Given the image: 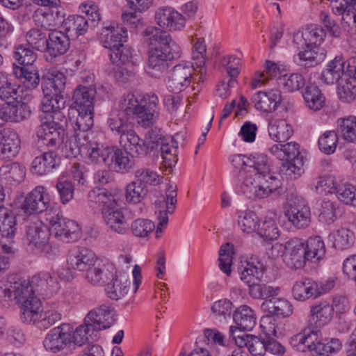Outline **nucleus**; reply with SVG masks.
Here are the masks:
<instances>
[{"mask_svg": "<svg viewBox=\"0 0 356 356\" xmlns=\"http://www.w3.org/2000/svg\"><path fill=\"white\" fill-rule=\"evenodd\" d=\"M0 286V302L3 306L13 303L21 304L22 321H35L41 310V301L35 296V286L32 278L25 279L17 275H10L1 281Z\"/></svg>", "mask_w": 356, "mask_h": 356, "instance_id": "nucleus-1", "label": "nucleus"}, {"mask_svg": "<svg viewBox=\"0 0 356 356\" xmlns=\"http://www.w3.org/2000/svg\"><path fill=\"white\" fill-rule=\"evenodd\" d=\"M66 77L58 71L52 72L42 82L43 98L41 109L44 113L59 111L65 107L67 94L65 92Z\"/></svg>", "mask_w": 356, "mask_h": 356, "instance_id": "nucleus-2", "label": "nucleus"}, {"mask_svg": "<svg viewBox=\"0 0 356 356\" xmlns=\"http://www.w3.org/2000/svg\"><path fill=\"white\" fill-rule=\"evenodd\" d=\"M51 112L54 113L52 121L43 123L37 131V136L38 145H46L54 151L63 142L67 120L61 112Z\"/></svg>", "mask_w": 356, "mask_h": 356, "instance_id": "nucleus-3", "label": "nucleus"}, {"mask_svg": "<svg viewBox=\"0 0 356 356\" xmlns=\"http://www.w3.org/2000/svg\"><path fill=\"white\" fill-rule=\"evenodd\" d=\"M79 140L92 163L108 168L115 147L105 144L99 133H90L86 136H81Z\"/></svg>", "mask_w": 356, "mask_h": 356, "instance_id": "nucleus-4", "label": "nucleus"}, {"mask_svg": "<svg viewBox=\"0 0 356 356\" xmlns=\"http://www.w3.org/2000/svg\"><path fill=\"white\" fill-rule=\"evenodd\" d=\"M170 50L163 51L161 48H149L147 72L152 77L159 78L170 67V62L179 58L181 48L178 44H172Z\"/></svg>", "mask_w": 356, "mask_h": 356, "instance_id": "nucleus-5", "label": "nucleus"}, {"mask_svg": "<svg viewBox=\"0 0 356 356\" xmlns=\"http://www.w3.org/2000/svg\"><path fill=\"white\" fill-rule=\"evenodd\" d=\"M334 286L333 280L318 283L310 278L296 282L293 286V296L297 300L305 301L309 298H316L329 292Z\"/></svg>", "mask_w": 356, "mask_h": 356, "instance_id": "nucleus-6", "label": "nucleus"}, {"mask_svg": "<svg viewBox=\"0 0 356 356\" xmlns=\"http://www.w3.org/2000/svg\"><path fill=\"white\" fill-rule=\"evenodd\" d=\"M282 246L284 249V261L289 268L298 269L305 266L308 257L305 244L300 239L293 238L285 242L284 244L276 243L273 246V249L282 248Z\"/></svg>", "mask_w": 356, "mask_h": 356, "instance_id": "nucleus-7", "label": "nucleus"}, {"mask_svg": "<svg viewBox=\"0 0 356 356\" xmlns=\"http://www.w3.org/2000/svg\"><path fill=\"white\" fill-rule=\"evenodd\" d=\"M177 185L169 184L165 190V195L155 202L156 213H157L158 224L156 229V236L162 232V227L168 222V214L173 213L177 203Z\"/></svg>", "mask_w": 356, "mask_h": 356, "instance_id": "nucleus-8", "label": "nucleus"}, {"mask_svg": "<svg viewBox=\"0 0 356 356\" xmlns=\"http://www.w3.org/2000/svg\"><path fill=\"white\" fill-rule=\"evenodd\" d=\"M50 232L55 237L64 243H70L80 238V227L74 220L58 214L49 220Z\"/></svg>", "mask_w": 356, "mask_h": 356, "instance_id": "nucleus-9", "label": "nucleus"}, {"mask_svg": "<svg viewBox=\"0 0 356 356\" xmlns=\"http://www.w3.org/2000/svg\"><path fill=\"white\" fill-rule=\"evenodd\" d=\"M120 144L124 150L132 157L143 156L149 154L154 149L153 141L142 139L131 128L120 136Z\"/></svg>", "mask_w": 356, "mask_h": 356, "instance_id": "nucleus-10", "label": "nucleus"}, {"mask_svg": "<svg viewBox=\"0 0 356 356\" xmlns=\"http://www.w3.org/2000/svg\"><path fill=\"white\" fill-rule=\"evenodd\" d=\"M71 343L72 332L70 325L67 323L52 329L43 341L46 350L54 353L64 350Z\"/></svg>", "mask_w": 356, "mask_h": 356, "instance_id": "nucleus-11", "label": "nucleus"}, {"mask_svg": "<svg viewBox=\"0 0 356 356\" xmlns=\"http://www.w3.org/2000/svg\"><path fill=\"white\" fill-rule=\"evenodd\" d=\"M46 46L45 59L48 62H52L56 57L63 55L70 49V35L67 33L54 30L48 35Z\"/></svg>", "mask_w": 356, "mask_h": 356, "instance_id": "nucleus-12", "label": "nucleus"}, {"mask_svg": "<svg viewBox=\"0 0 356 356\" xmlns=\"http://www.w3.org/2000/svg\"><path fill=\"white\" fill-rule=\"evenodd\" d=\"M195 66L187 64H178L175 65L168 78V88L175 93L180 92L188 88L193 79V73Z\"/></svg>", "mask_w": 356, "mask_h": 356, "instance_id": "nucleus-13", "label": "nucleus"}, {"mask_svg": "<svg viewBox=\"0 0 356 356\" xmlns=\"http://www.w3.org/2000/svg\"><path fill=\"white\" fill-rule=\"evenodd\" d=\"M44 8L37 9L33 15V19L39 26L46 29L55 27L63 23L65 17L64 9L59 5H49Z\"/></svg>", "mask_w": 356, "mask_h": 356, "instance_id": "nucleus-14", "label": "nucleus"}, {"mask_svg": "<svg viewBox=\"0 0 356 356\" xmlns=\"http://www.w3.org/2000/svg\"><path fill=\"white\" fill-rule=\"evenodd\" d=\"M257 172L259 186L262 190L264 198L269 197L272 194H279L278 190L282 186L280 178L270 172L268 165V158L266 155L265 161L259 163L255 171Z\"/></svg>", "mask_w": 356, "mask_h": 356, "instance_id": "nucleus-15", "label": "nucleus"}, {"mask_svg": "<svg viewBox=\"0 0 356 356\" xmlns=\"http://www.w3.org/2000/svg\"><path fill=\"white\" fill-rule=\"evenodd\" d=\"M49 205V198L44 187L38 186L27 195L21 209L26 213L35 214L46 211Z\"/></svg>", "mask_w": 356, "mask_h": 356, "instance_id": "nucleus-16", "label": "nucleus"}, {"mask_svg": "<svg viewBox=\"0 0 356 356\" xmlns=\"http://www.w3.org/2000/svg\"><path fill=\"white\" fill-rule=\"evenodd\" d=\"M114 309L107 305L90 311L85 318V323L90 325L92 330H102L110 327L115 321Z\"/></svg>", "mask_w": 356, "mask_h": 356, "instance_id": "nucleus-17", "label": "nucleus"}, {"mask_svg": "<svg viewBox=\"0 0 356 356\" xmlns=\"http://www.w3.org/2000/svg\"><path fill=\"white\" fill-rule=\"evenodd\" d=\"M158 103V97L154 94L144 97L143 100L141 101V105L132 116L131 120L136 121L144 127L151 126L156 114Z\"/></svg>", "mask_w": 356, "mask_h": 356, "instance_id": "nucleus-18", "label": "nucleus"}, {"mask_svg": "<svg viewBox=\"0 0 356 356\" xmlns=\"http://www.w3.org/2000/svg\"><path fill=\"white\" fill-rule=\"evenodd\" d=\"M157 24L169 31L180 30L185 26V17L172 7H163L155 14Z\"/></svg>", "mask_w": 356, "mask_h": 356, "instance_id": "nucleus-19", "label": "nucleus"}, {"mask_svg": "<svg viewBox=\"0 0 356 356\" xmlns=\"http://www.w3.org/2000/svg\"><path fill=\"white\" fill-rule=\"evenodd\" d=\"M282 102L281 92L269 90L256 92L252 97V102L256 109L265 113L275 111Z\"/></svg>", "mask_w": 356, "mask_h": 356, "instance_id": "nucleus-20", "label": "nucleus"}, {"mask_svg": "<svg viewBox=\"0 0 356 356\" xmlns=\"http://www.w3.org/2000/svg\"><path fill=\"white\" fill-rule=\"evenodd\" d=\"M97 259L95 253L83 247L71 250L67 258L69 267L79 271H84Z\"/></svg>", "mask_w": 356, "mask_h": 356, "instance_id": "nucleus-21", "label": "nucleus"}, {"mask_svg": "<svg viewBox=\"0 0 356 356\" xmlns=\"http://www.w3.org/2000/svg\"><path fill=\"white\" fill-rule=\"evenodd\" d=\"M20 148V140L16 131L4 129L0 131V158L11 159L17 156Z\"/></svg>", "mask_w": 356, "mask_h": 356, "instance_id": "nucleus-22", "label": "nucleus"}, {"mask_svg": "<svg viewBox=\"0 0 356 356\" xmlns=\"http://www.w3.org/2000/svg\"><path fill=\"white\" fill-rule=\"evenodd\" d=\"M60 161L58 154L53 150H49L33 159L31 170L33 173L39 175L54 173L58 168Z\"/></svg>", "mask_w": 356, "mask_h": 356, "instance_id": "nucleus-23", "label": "nucleus"}, {"mask_svg": "<svg viewBox=\"0 0 356 356\" xmlns=\"http://www.w3.org/2000/svg\"><path fill=\"white\" fill-rule=\"evenodd\" d=\"M144 36L149 48H161L163 51H169L172 44H177L167 31L154 26L146 28Z\"/></svg>", "mask_w": 356, "mask_h": 356, "instance_id": "nucleus-24", "label": "nucleus"}, {"mask_svg": "<svg viewBox=\"0 0 356 356\" xmlns=\"http://www.w3.org/2000/svg\"><path fill=\"white\" fill-rule=\"evenodd\" d=\"M285 215L289 221L297 229H305L311 222L310 208L303 202L291 205Z\"/></svg>", "mask_w": 356, "mask_h": 356, "instance_id": "nucleus-25", "label": "nucleus"}, {"mask_svg": "<svg viewBox=\"0 0 356 356\" xmlns=\"http://www.w3.org/2000/svg\"><path fill=\"white\" fill-rule=\"evenodd\" d=\"M102 216L106 225L113 232L120 234H125L129 228V225L126 220L122 211L117 207V205L111 209H106Z\"/></svg>", "mask_w": 356, "mask_h": 356, "instance_id": "nucleus-26", "label": "nucleus"}, {"mask_svg": "<svg viewBox=\"0 0 356 356\" xmlns=\"http://www.w3.org/2000/svg\"><path fill=\"white\" fill-rule=\"evenodd\" d=\"M88 199L91 207L96 205L102 207V213L106 209H111L117 205L116 195L106 188H95L88 194Z\"/></svg>", "mask_w": 356, "mask_h": 356, "instance_id": "nucleus-27", "label": "nucleus"}, {"mask_svg": "<svg viewBox=\"0 0 356 356\" xmlns=\"http://www.w3.org/2000/svg\"><path fill=\"white\" fill-rule=\"evenodd\" d=\"M318 332V330L312 327L304 329L290 339V343L300 352H305L307 350L314 351Z\"/></svg>", "mask_w": 356, "mask_h": 356, "instance_id": "nucleus-28", "label": "nucleus"}, {"mask_svg": "<svg viewBox=\"0 0 356 356\" xmlns=\"http://www.w3.org/2000/svg\"><path fill=\"white\" fill-rule=\"evenodd\" d=\"M261 309L270 315L282 318L289 317L293 314L291 302L283 298H271L261 304Z\"/></svg>", "mask_w": 356, "mask_h": 356, "instance_id": "nucleus-29", "label": "nucleus"}, {"mask_svg": "<svg viewBox=\"0 0 356 356\" xmlns=\"http://www.w3.org/2000/svg\"><path fill=\"white\" fill-rule=\"evenodd\" d=\"M333 308L329 303L324 302L312 306L310 309L309 325H314L312 329L318 330L327 324L332 318Z\"/></svg>", "mask_w": 356, "mask_h": 356, "instance_id": "nucleus-30", "label": "nucleus"}, {"mask_svg": "<svg viewBox=\"0 0 356 356\" xmlns=\"http://www.w3.org/2000/svg\"><path fill=\"white\" fill-rule=\"evenodd\" d=\"M96 95L95 88L79 86L74 90L73 99L76 111H93V100Z\"/></svg>", "mask_w": 356, "mask_h": 356, "instance_id": "nucleus-31", "label": "nucleus"}, {"mask_svg": "<svg viewBox=\"0 0 356 356\" xmlns=\"http://www.w3.org/2000/svg\"><path fill=\"white\" fill-rule=\"evenodd\" d=\"M6 122H19L29 119L31 115L30 106L21 101H14L3 104Z\"/></svg>", "mask_w": 356, "mask_h": 356, "instance_id": "nucleus-32", "label": "nucleus"}, {"mask_svg": "<svg viewBox=\"0 0 356 356\" xmlns=\"http://www.w3.org/2000/svg\"><path fill=\"white\" fill-rule=\"evenodd\" d=\"M325 56V49L320 47H305L298 54V64L305 68L314 67L323 61Z\"/></svg>", "mask_w": 356, "mask_h": 356, "instance_id": "nucleus-33", "label": "nucleus"}, {"mask_svg": "<svg viewBox=\"0 0 356 356\" xmlns=\"http://www.w3.org/2000/svg\"><path fill=\"white\" fill-rule=\"evenodd\" d=\"M266 155L264 154H256L255 155L247 156L245 155L236 154L232 156L231 162L233 167L241 172L252 173L254 172L259 163L265 161Z\"/></svg>", "mask_w": 356, "mask_h": 356, "instance_id": "nucleus-34", "label": "nucleus"}, {"mask_svg": "<svg viewBox=\"0 0 356 356\" xmlns=\"http://www.w3.org/2000/svg\"><path fill=\"white\" fill-rule=\"evenodd\" d=\"M50 231L46 227L31 224L26 227V241L33 250H38L49 240Z\"/></svg>", "mask_w": 356, "mask_h": 356, "instance_id": "nucleus-35", "label": "nucleus"}, {"mask_svg": "<svg viewBox=\"0 0 356 356\" xmlns=\"http://www.w3.org/2000/svg\"><path fill=\"white\" fill-rule=\"evenodd\" d=\"M129 153L123 152L121 149L115 147L108 168L111 170L126 173L133 169L135 165L134 157L128 156Z\"/></svg>", "mask_w": 356, "mask_h": 356, "instance_id": "nucleus-36", "label": "nucleus"}, {"mask_svg": "<svg viewBox=\"0 0 356 356\" xmlns=\"http://www.w3.org/2000/svg\"><path fill=\"white\" fill-rule=\"evenodd\" d=\"M242 268L240 273L241 280L248 286L249 289L262 281L264 268L260 262H257V265L248 262Z\"/></svg>", "mask_w": 356, "mask_h": 356, "instance_id": "nucleus-37", "label": "nucleus"}, {"mask_svg": "<svg viewBox=\"0 0 356 356\" xmlns=\"http://www.w3.org/2000/svg\"><path fill=\"white\" fill-rule=\"evenodd\" d=\"M16 229L15 215L11 210L0 204V234L2 238L13 239Z\"/></svg>", "mask_w": 356, "mask_h": 356, "instance_id": "nucleus-38", "label": "nucleus"}, {"mask_svg": "<svg viewBox=\"0 0 356 356\" xmlns=\"http://www.w3.org/2000/svg\"><path fill=\"white\" fill-rule=\"evenodd\" d=\"M300 145L297 143L291 142L284 145L275 144L270 147V152L280 160L286 161H294L296 159H303L300 151Z\"/></svg>", "mask_w": 356, "mask_h": 356, "instance_id": "nucleus-39", "label": "nucleus"}, {"mask_svg": "<svg viewBox=\"0 0 356 356\" xmlns=\"http://www.w3.org/2000/svg\"><path fill=\"white\" fill-rule=\"evenodd\" d=\"M13 74L24 83L28 89H34L40 83L38 71L34 66H17L13 64Z\"/></svg>", "mask_w": 356, "mask_h": 356, "instance_id": "nucleus-40", "label": "nucleus"}, {"mask_svg": "<svg viewBox=\"0 0 356 356\" xmlns=\"http://www.w3.org/2000/svg\"><path fill=\"white\" fill-rule=\"evenodd\" d=\"M131 123L133 122L131 118H128L123 112L116 109L111 111L107 120L108 128L120 136L131 128Z\"/></svg>", "mask_w": 356, "mask_h": 356, "instance_id": "nucleus-41", "label": "nucleus"}, {"mask_svg": "<svg viewBox=\"0 0 356 356\" xmlns=\"http://www.w3.org/2000/svg\"><path fill=\"white\" fill-rule=\"evenodd\" d=\"M302 97L307 106L311 110L318 111L325 104V97L318 86L314 83H309L306 86Z\"/></svg>", "mask_w": 356, "mask_h": 356, "instance_id": "nucleus-42", "label": "nucleus"}, {"mask_svg": "<svg viewBox=\"0 0 356 356\" xmlns=\"http://www.w3.org/2000/svg\"><path fill=\"white\" fill-rule=\"evenodd\" d=\"M233 319L241 329L251 330L256 325V316L254 311L247 305H243L236 309Z\"/></svg>", "mask_w": 356, "mask_h": 356, "instance_id": "nucleus-43", "label": "nucleus"}, {"mask_svg": "<svg viewBox=\"0 0 356 356\" xmlns=\"http://www.w3.org/2000/svg\"><path fill=\"white\" fill-rule=\"evenodd\" d=\"M293 130L284 120L272 121L268 125L270 137L275 142L284 143L292 135Z\"/></svg>", "mask_w": 356, "mask_h": 356, "instance_id": "nucleus-44", "label": "nucleus"}, {"mask_svg": "<svg viewBox=\"0 0 356 356\" xmlns=\"http://www.w3.org/2000/svg\"><path fill=\"white\" fill-rule=\"evenodd\" d=\"M63 26L70 36H79L85 34L89 24L87 18L82 15H70L63 21Z\"/></svg>", "mask_w": 356, "mask_h": 356, "instance_id": "nucleus-45", "label": "nucleus"}, {"mask_svg": "<svg viewBox=\"0 0 356 356\" xmlns=\"http://www.w3.org/2000/svg\"><path fill=\"white\" fill-rule=\"evenodd\" d=\"M131 282L124 276H117L108 283L106 291L108 296L112 300H118L124 296L129 291Z\"/></svg>", "mask_w": 356, "mask_h": 356, "instance_id": "nucleus-46", "label": "nucleus"}, {"mask_svg": "<svg viewBox=\"0 0 356 356\" xmlns=\"http://www.w3.org/2000/svg\"><path fill=\"white\" fill-rule=\"evenodd\" d=\"M32 284L35 285L36 292L49 291L51 293H56L59 289V283L56 277L47 272H41L32 277Z\"/></svg>", "mask_w": 356, "mask_h": 356, "instance_id": "nucleus-47", "label": "nucleus"}, {"mask_svg": "<svg viewBox=\"0 0 356 356\" xmlns=\"http://www.w3.org/2000/svg\"><path fill=\"white\" fill-rule=\"evenodd\" d=\"M341 58L336 57L322 72L321 78L327 84H333L339 81L344 75V65Z\"/></svg>", "mask_w": 356, "mask_h": 356, "instance_id": "nucleus-48", "label": "nucleus"}, {"mask_svg": "<svg viewBox=\"0 0 356 356\" xmlns=\"http://www.w3.org/2000/svg\"><path fill=\"white\" fill-rule=\"evenodd\" d=\"M330 6L335 15H342V20L353 18L356 26V0H331Z\"/></svg>", "mask_w": 356, "mask_h": 356, "instance_id": "nucleus-49", "label": "nucleus"}, {"mask_svg": "<svg viewBox=\"0 0 356 356\" xmlns=\"http://www.w3.org/2000/svg\"><path fill=\"white\" fill-rule=\"evenodd\" d=\"M163 163L165 168H172L177 163V143L173 138H163L160 142Z\"/></svg>", "mask_w": 356, "mask_h": 356, "instance_id": "nucleus-50", "label": "nucleus"}, {"mask_svg": "<svg viewBox=\"0 0 356 356\" xmlns=\"http://www.w3.org/2000/svg\"><path fill=\"white\" fill-rule=\"evenodd\" d=\"M259 185L257 172H252L243 179L241 185V191L249 199H264L262 190Z\"/></svg>", "mask_w": 356, "mask_h": 356, "instance_id": "nucleus-51", "label": "nucleus"}, {"mask_svg": "<svg viewBox=\"0 0 356 356\" xmlns=\"http://www.w3.org/2000/svg\"><path fill=\"white\" fill-rule=\"evenodd\" d=\"M305 249L309 261H319L325 254V243L319 236L309 237Z\"/></svg>", "mask_w": 356, "mask_h": 356, "instance_id": "nucleus-52", "label": "nucleus"}, {"mask_svg": "<svg viewBox=\"0 0 356 356\" xmlns=\"http://www.w3.org/2000/svg\"><path fill=\"white\" fill-rule=\"evenodd\" d=\"M106 31L109 33L106 34V39L104 41V46L109 49V52L114 51V49H118L124 45L127 41V30L121 28L120 30H115L113 27H104Z\"/></svg>", "mask_w": 356, "mask_h": 356, "instance_id": "nucleus-53", "label": "nucleus"}, {"mask_svg": "<svg viewBox=\"0 0 356 356\" xmlns=\"http://www.w3.org/2000/svg\"><path fill=\"white\" fill-rule=\"evenodd\" d=\"M111 61L115 65H129L131 63L136 65V58L134 50L127 45H121L118 49H114V51L108 54Z\"/></svg>", "mask_w": 356, "mask_h": 356, "instance_id": "nucleus-54", "label": "nucleus"}, {"mask_svg": "<svg viewBox=\"0 0 356 356\" xmlns=\"http://www.w3.org/2000/svg\"><path fill=\"white\" fill-rule=\"evenodd\" d=\"M245 340L238 339L237 346L240 348L247 347L252 356H264L266 353V339L259 338L254 335H250Z\"/></svg>", "mask_w": 356, "mask_h": 356, "instance_id": "nucleus-55", "label": "nucleus"}, {"mask_svg": "<svg viewBox=\"0 0 356 356\" xmlns=\"http://www.w3.org/2000/svg\"><path fill=\"white\" fill-rule=\"evenodd\" d=\"M0 176L8 181L20 182L25 176V168L17 162L8 163L0 168Z\"/></svg>", "mask_w": 356, "mask_h": 356, "instance_id": "nucleus-56", "label": "nucleus"}, {"mask_svg": "<svg viewBox=\"0 0 356 356\" xmlns=\"http://www.w3.org/2000/svg\"><path fill=\"white\" fill-rule=\"evenodd\" d=\"M256 232L266 241L276 240L280 235V230L275 221L270 218H265L264 220L259 222Z\"/></svg>", "mask_w": 356, "mask_h": 356, "instance_id": "nucleus-57", "label": "nucleus"}, {"mask_svg": "<svg viewBox=\"0 0 356 356\" xmlns=\"http://www.w3.org/2000/svg\"><path fill=\"white\" fill-rule=\"evenodd\" d=\"M78 115L76 118L74 129L75 134H90V128L93 126V111H76Z\"/></svg>", "mask_w": 356, "mask_h": 356, "instance_id": "nucleus-58", "label": "nucleus"}, {"mask_svg": "<svg viewBox=\"0 0 356 356\" xmlns=\"http://www.w3.org/2000/svg\"><path fill=\"white\" fill-rule=\"evenodd\" d=\"M339 132L348 142H356V117L349 116L338 120Z\"/></svg>", "mask_w": 356, "mask_h": 356, "instance_id": "nucleus-59", "label": "nucleus"}, {"mask_svg": "<svg viewBox=\"0 0 356 356\" xmlns=\"http://www.w3.org/2000/svg\"><path fill=\"white\" fill-rule=\"evenodd\" d=\"M250 296L254 299L268 300L275 298L280 291V287H275L265 283L262 281L257 285L252 286V289L248 290Z\"/></svg>", "mask_w": 356, "mask_h": 356, "instance_id": "nucleus-60", "label": "nucleus"}, {"mask_svg": "<svg viewBox=\"0 0 356 356\" xmlns=\"http://www.w3.org/2000/svg\"><path fill=\"white\" fill-rule=\"evenodd\" d=\"M39 315L40 317L35 321L24 322L36 324L40 329L47 330L61 320V314L54 309H47L42 314L39 313Z\"/></svg>", "mask_w": 356, "mask_h": 356, "instance_id": "nucleus-61", "label": "nucleus"}, {"mask_svg": "<svg viewBox=\"0 0 356 356\" xmlns=\"http://www.w3.org/2000/svg\"><path fill=\"white\" fill-rule=\"evenodd\" d=\"M147 186L134 181L127 186L126 200L128 202L139 203L147 194Z\"/></svg>", "mask_w": 356, "mask_h": 356, "instance_id": "nucleus-62", "label": "nucleus"}, {"mask_svg": "<svg viewBox=\"0 0 356 356\" xmlns=\"http://www.w3.org/2000/svg\"><path fill=\"white\" fill-rule=\"evenodd\" d=\"M140 105L141 102H139L136 96L133 92H129L121 97L119 102V111L123 112L128 116V118L131 119Z\"/></svg>", "mask_w": 356, "mask_h": 356, "instance_id": "nucleus-63", "label": "nucleus"}, {"mask_svg": "<svg viewBox=\"0 0 356 356\" xmlns=\"http://www.w3.org/2000/svg\"><path fill=\"white\" fill-rule=\"evenodd\" d=\"M85 279L93 285L104 282V265L98 259L88 269L85 270Z\"/></svg>", "mask_w": 356, "mask_h": 356, "instance_id": "nucleus-64", "label": "nucleus"}]
</instances>
